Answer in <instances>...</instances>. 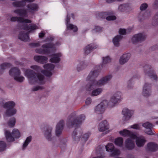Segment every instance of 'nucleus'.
I'll return each mask as SVG.
<instances>
[{"label": "nucleus", "instance_id": "obj_1", "mask_svg": "<svg viewBox=\"0 0 158 158\" xmlns=\"http://www.w3.org/2000/svg\"><path fill=\"white\" fill-rule=\"evenodd\" d=\"M35 0H22L19 2H15L13 3L14 7H23L27 4V9H17L15 10L14 12L20 16L27 17L28 16V12L33 13L38 11L39 10L38 5L35 3L31 4Z\"/></svg>", "mask_w": 158, "mask_h": 158}, {"label": "nucleus", "instance_id": "obj_2", "mask_svg": "<svg viewBox=\"0 0 158 158\" xmlns=\"http://www.w3.org/2000/svg\"><path fill=\"white\" fill-rule=\"evenodd\" d=\"M122 95L121 92H116L111 97L109 102L106 100H104L95 107L94 108L95 112L97 114H101L104 112L107 107L110 108L114 107L117 103H119L122 100Z\"/></svg>", "mask_w": 158, "mask_h": 158}, {"label": "nucleus", "instance_id": "obj_3", "mask_svg": "<svg viewBox=\"0 0 158 158\" xmlns=\"http://www.w3.org/2000/svg\"><path fill=\"white\" fill-rule=\"evenodd\" d=\"M24 72L30 84H43L44 83V77L40 73H34L31 69L25 70Z\"/></svg>", "mask_w": 158, "mask_h": 158}, {"label": "nucleus", "instance_id": "obj_4", "mask_svg": "<svg viewBox=\"0 0 158 158\" xmlns=\"http://www.w3.org/2000/svg\"><path fill=\"white\" fill-rule=\"evenodd\" d=\"M98 71L96 70H92L89 73L86 79V80L87 81H90L89 84L87 85L86 86V89L89 91L92 90L91 95L92 96H98L103 91V89L101 88L94 89V88L96 87L97 86L93 88H92L91 87H89V85H92V81H94V78L98 76Z\"/></svg>", "mask_w": 158, "mask_h": 158}, {"label": "nucleus", "instance_id": "obj_5", "mask_svg": "<svg viewBox=\"0 0 158 158\" xmlns=\"http://www.w3.org/2000/svg\"><path fill=\"white\" fill-rule=\"evenodd\" d=\"M85 117L84 114L80 115L77 118L75 113H72L68 118L67 120V125L69 127H77L81 124L85 119Z\"/></svg>", "mask_w": 158, "mask_h": 158}, {"label": "nucleus", "instance_id": "obj_6", "mask_svg": "<svg viewBox=\"0 0 158 158\" xmlns=\"http://www.w3.org/2000/svg\"><path fill=\"white\" fill-rule=\"evenodd\" d=\"M22 17H12L11 18L10 20L11 21H17L19 23H22L23 25H24V29L28 31L29 32H31L37 28L36 25L35 24H31L27 26V23H31V20L25 19L23 17V16Z\"/></svg>", "mask_w": 158, "mask_h": 158}, {"label": "nucleus", "instance_id": "obj_7", "mask_svg": "<svg viewBox=\"0 0 158 158\" xmlns=\"http://www.w3.org/2000/svg\"><path fill=\"white\" fill-rule=\"evenodd\" d=\"M56 49V44L51 43H46L42 45L41 48L36 49L35 51L37 53L46 54L54 51Z\"/></svg>", "mask_w": 158, "mask_h": 158}, {"label": "nucleus", "instance_id": "obj_8", "mask_svg": "<svg viewBox=\"0 0 158 158\" xmlns=\"http://www.w3.org/2000/svg\"><path fill=\"white\" fill-rule=\"evenodd\" d=\"M112 76L111 75H108L102 78L98 81H97L94 79V81H93L92 85H89V87H91L92 88L96 86H99L103 85L108 83L111 79Z\"/></svg>", "mask_w": 158, "mask_h": 158}, {"label": "nucleus", "instance_id": "obj_9", "mask_svg": "<svg viewBox=\"0 0 158 158\" xmlns=\"http://www.w3.org/2000/svg\"><path fill=\"white\" fill-rule=\"evenodd\" d=\"M9 73L10 76L14 77L15 80L19 82H22L24 80V77L21 75L20 70L17 68H14L10 69Z\"/></svg>", "mask_w": 158, "mask_h": 158}, {"label": "nucleus", "instance_id": "obj_10", "mask_svg": "<svg viewBox=\"0 0 158 158\" xmlns=\"http://www.w3.org/2000/svg\"><path fill=\"white\" fill-rule=\"evenodd\" d=\"M106 151L111 153V156H118L120 153L119 150L117 148H114V146L112 143H108L105 146Z\"/></svg>", "mask_w": 158, "mask_h": 158}, {"label": "nucleus", "instance_id": "obj_11", "mask_svg": "<svg viewBox=\"0 0 158 158\" xmlns=\"http://www.w3.org/2000/svg\"><path fill=\"white\" fill-rule=\"evenodd\" d=\"M43 67L45 70H42L41 73L46 76H51L52 75L51 71L54 68V65L51 63L48 64L44 65Z\"/></svg>", "mask_w": 158, "mask_h": 158}, {"label": "nucleus", "instance_id": "obj_12", "mask_svg": "<svg viewBox=\"0 0 158 158\" xmlns=\"http://www.w3.org/2000/svg\"><path fill=\"white\" fill-rule=\"evenodd\" d=\"M151 85L148 83H145L143 86L142 95L145 97H148L151 95Z\"/></svg>", "mask_w": 158, "mask_h": 158}, {"label": "nucleus", "instance_id": "obj_13", "mask_svg": "<svg viewBox=\"0 0 158 158\" xmlns=\"http://www.w3.org/2000/svg\"><path fill=\"white\" fill-rule=\"evenodd\" d=\"M90 133L89 132H88L87 133L84 134L82 137H80V134L79 133H76V132L74 131L73 134V135L74 136V140L77 141L80 140V139L82 140L86 141L89 137Z\"/></svg>", "mask_w": 158, "mask_h": 158}, {"label": "nucleus", "instance_id": "obj_14", "mask_svg": "<svg viewBox=\"0 0 158 158\" xmlns=\"http://www.w3.org/2000/svg\"><path fill=\"white\" fill-rule=\"evenodd\" d=\"M118 133L121 136L124 137L128 136L131 138H135L136 137V135L135 133L126 129L118 131Z\"/></svg>", "mask_w": 158, "mask_h": 158}, {"label": "nucleus", "instance_id": "obj_15", "mask_svg": "<svg viewBox=\"0 0 158 158\" xmlns=\"http://www.w3.org/2000/svg\"><path fill=\"white\" fill-rule=\"evenodd\" d=\"M70 18L68 15L65 19V24L66 26V30L65 32H67L68 30H72L75 32L77 30V28L76 26L70 23Z\"/></svg>", "mask_w": 158, "mask_h": 158}, {"label": "nucleus", "instance_id": "obj_16", "mask_svg": "<svg viewBox=\"0 0 158 158\" xmlns=\"http://www.w3.org/2000/svg\"><path fill=\"white\" fill-rule=\"evenodd\" d=\"M145 38L144 35L139 33L134 35L131 39V41L133 44H136L138 42L144 40Z\"/></svg>", "mask_w": 158, "mask_h": 158}, {"label": "nucleus", "instance_id": "obj_17", "mask_svg": "<svg viewBox=\"0 0 158 158\" xmlns=\"http://www.w3.org/2000/svg\"><path fill=\"white\" fill-rule=\"evenodd\" d=\"M132 139H136L135 143L137 146L138 147L143 146L146 142V140L144 137L142 136L137 137L136 135V137L135 138Z\"/></svg>", "mask_w": 158, "mask_h": 158}, {"label": "nucleus", "instance_id": "obj_18", "mask_svg": "<svg viewBox=\"0 0 158 158\" xmlns=\"http://www.w3.org/2000/svg\"><path fill=\"white\" fill-rule=\"evenodd\" d=\"M133 139H134L131 138H128L125 141V146L127 149L131 150L134 148L135 144Z\"/></svg>", "mask_w": 158, "mask_h": 158}, {"label": "nucleus", "instance_id": "obj_19", "mask_svg": "<svg viewBox=\"0 0 158 158\" xmlns=\"http://www.w3.org/2000/svg\"><path fill=\"white\" fill-rule=\"evenodd\" d=\"M131 56L129 53H126L123 54L120 57L119 59V63L120 64L123 65L126 63L129 60Z\"/></svg>", "mask_w": 158, "mask_h": 158}, {"label": "nucleus", "instance_id": "obj_20", "mask_svg": "<svg viewBox=\"0 0 158 158\" xmlns=\"http://www.w3.org/2000/svg\"><path fill=\"white\" fill-rule=\"evenodd\" d=\"M134 113V111L130 110L127 108L123 109L122 111V113L124 115L125 120H128L132 116Z\"/></svg>", "mask_w": 158, "mask_h": 158}, {"label": "nucleus", "instance_id": "obj_21", "mask_svg": "<svg viewBox=\"0 0 158 158\" xmlns=\"http://www.w3.org/2000/svg\"><path fill=\"white\" fill-rule=\"evenodd\" d=\"M64 122L63 120H61L57 123L56 129V134L58 136L62 132L64 126Z\"/></svg>", "mask_w": 158, "mask_h": 158}, {"label": "nucleus", "instance_id": "obj_22", "mask_svg": "<svg viewBox=\"0 0 158 158\" xmlns=\"http://www.w3.org/2000/svg\"><path fill=\"white\" fill-rule=\"evenodd\" d=\"M143 127H144L146 129H148V131L146 130L145 133L149 135H153L154 134V132L152 131L151 129L153 127L152 125L149 122H146L142 125Z\"/></svg>", "mask_w": 158, "mask_h": 158}, {"label": "nucleus", "instance_id": "obj_23", "mask_svg": "<svg viewBox=\"0 0 158 158\" xmlns=\"http://www.w3.org/2000/svg\"><path fill=\"white\" fill-rule=\"evenodd\" d=\"M109 128V125L107 122L106 120L102 121L99 125L98 130L100 131H105Z\"/></svg>", "mask_w": 158, "mask_h": 158}, {"label": "nucleus", "instance_id": "obj_24", "mask_svg": "<svg viewBox=\"0 0 158 158\" xmlns=\"http://www.w3.org/2000/svg\"><path fill=\"white\" fill-rule=\"evenodd\" d=\"M145 74L154 80H157V77L153 71L149 66L145 67Z\"/></svg>", "mask_w": 158, "mask_h": 158}, {"label": "nucleus", "instance_id": "obj_25", "mask_svg": "<svg viewBox=\"0 0 158 158\" xmlns=\"http://www.w3.org/2000/svg\"><path fill=\"white\" fill-rule=\"evenodd\" d=\"M98 47V45L95 44H89L85 48L84 52L86 54H88L91 51L95 49Z\"/></svg>", "mask_w": 158, "mask_h": 158}, {"label": "nucleus", "instance_id": "obj_26", "mask_svg": "<svg viewBox=\"0 0 158 158\" xmlns=\"http://www.w3.org/2000/svg\"><path fill=\"white\" fill-rule=\"evenodd\" d=\"M34 58L35 61L42 64L46 63L48 60L47 57L42 56H35Z\"/></svg>", "mask_w": 158, "mask_h": 158}, {"label": "nucleus", "instance_id": "obj_27", "mask_svg": "<svg viewBox=\"0 0 158 158\" xmlns=\"http://www.w3.org/2000/svg\"><path fill=\"white\" fill-rule=\"evenodd\" d=\"M61 56L60 53L55 54L52 55V57L50 60L51 62L53 63H57L60 60V57Z\"/></svg>", "mask_w": 158, "mask_h": 158}, {"label": "nucleus", "instance_id": "obj_28", "mask_svg": "<svg viewBox=\"0 0 158 158\" xmlns=\"http://www.w3.org/2000/svg\"><path fill=\"white\" fill-rule=\"evenodd\" d=\"M4 133L6 140L7 142H13L15 141V138L9 131L5 130Z\"/></svg>", "mask_w": 158, "mask_h": 158}, {"label": "nucleus", "instance_id": "obj_29", "mask_svg": "<svg viewBox=\"0 0 158 158\" xmlns=\"http://www.w3.org/2000/svg\"><path fill=\"white\" fill-rule=\"evenodd\" d=\"M147 148L151 151H155L158 149V146L155 143L150 142L148 143Z\"/></svg>", "mask_w": 158, "mask_h": 158}, {"label": "nucleus", "instance_id": "obj_30", "mask_svg": "<svg viewBox=\"0 0 158 158\" xmlns=\"http://www.w3.org/2000/svg\"><path fill=\"white\" fill-rule=\"evenodd\" d=\"M52 128L49 127L45 131L44 133L45 137L48 141L51 140L52 138Z\"/></svg>", "mask_w": 158, "mask_h": 158}, {"label": "nucleus", "instance_id": "obj_31", "mask_svg": "<svg viewBox=\"0 0 158 158\" xmlns=\"http://www.w3.org/2000/svg\"><path fill=\"white\" fill-rule=\"evenodd\" d=\"M122 36L119 35L115 36L112 40V42L114 45L116 47H118L119 46V42L122 39Z\"/></svg>", "mask_w": 158, "mask_h": 158}, {"label": "nucleus", "instance_id": "obj_32", "mask_svg": "<svg viewBox=\"0 0 158 158\" xmlns=\"http://www.w3.org/2000/svg\"><path fill=\"white\" fill-rule=\"evenodd\" d=\"M118 9L121 11L126 12H128L129 10H132L129 5L127 4L120 5L118 6Z\"/></svg>", "mask_w": 158, "mask_h": 158}, {"label": "nucleus", "instance_id": "obj_33", "mask_svg": "<svg viewBox=\"0 0 158 158\" xmlns=\"http://www.w3.org/2000/svg\"><path fill=\"white\" fill-rule=\"evenodd\" d=\"M17 110L14 107L7 109L5 113V116H11L15 114Z\"/></svg>", "mask_w": 158, "mask_h": 158}, {"label": "nucleus", "instance_id": "obj_34", "mask_svg": "<svg viewBox=\"0 0 158 158\" xmlns=\"http://www.w3.org/2000/svg\"><path fill=\"white\" fill-rule=\"evenodd\" d=\"M32 139V137L31 136H29L26 138L22 147L23 150H24L26 148L28 144L31 142Z\"/></svg>", "mask_w": 158, "mask_h": 158}, {"label": "nucleus", "instance_id": "obj_35", "mask_svg": "<svg viewBox=\"0 0 158 158\" xmlns=\"http://www.w3.org/2000/svg\"><path fill=\"white\" fill-rule=\"evenodd\" d=\"M11 133L15 139H19L21 136L20 132L17 129H14L12 131Z\"/></svg>", "mask_w": 158, "mask_h": 158}, {"label": "nucleus", "instance_id": "obj_36", "mask_svg": "<svg viewBox=\"0 0 158 158\" xmlns=\"http://www.w3.org/2000/svg\"><path fill=\"white\" fill-rule=\"evenodd\" d=\"M19 38L24 41H27L29 40L28 34L27 33L21 32L18 36Z\"/></svg>", "mask_w": 158, "mask_h": 158}, {"label": "nucleus", "instance_id": "obj_37", "mask_svg": "<svg viewBox=\"0 0 158 158\" xmlns=\"http://www.w3.org/2000/svg\"><path fill=\"white\" fill-rule=\"evenodd\" d=\"M114 143L116 145L121 147L123 144V139L122 137H118L115 139Z\"/></svg>", "mask_w": 158, "mask_h": 158}, {"label": "nucleus", "instance_id": "obj_38", "mask_svg": "<svg viewBox=\"0 0 158 158\" xmlns=\"http://www.w3.org/2000/svg\"><path fill=\"white\" fill-rule=\"evenodd\" d=\"M15 103L13 101H9L6 102L4 105V107L7 109L14 107L15 106Z\"/></svg>", "mask_w": 158, "mask_h": 158}, {"label": "nucleus", "instance_id": "obj_39", "mask_svg": "<svg viewBox=\"0 0 158 158\" xmlns=\"http://www.w3.org/2000/svg\"><path fill=\"white\" fill-rule=\"evenodd\" d=\"M16 123V119L14 117L11 118L8 121L7 123L8 126L10 127H14L15 124Z\"/></svg>", "mask_w": 158, "mask_h": 158}, {"label": "nucleus", "instance_id": "obj_40", "mask_svg": "<svg viewBox=\"0 0 158 158\" xmlns=\"http://www.w3.org/2000/svg\"><path fill=\"white\" fill-rule=\"evenodd\" d=\"M102 67L104 64H106L110 62L111 61V58L109 56H106L102 57Z\"/></svg>", "mask_w": 158, "mask_h": 158}, {"label": "nucleus", "instance_id": "obj_41", "mask_svg": "<svg viewBox=\"0 0 158 158\" xmlns=\"http://www.w3.org/2000/svg\"><path fill=\"white\" fill-rule=\"evenodd\" d=\"M141 128V126L140 124L135 123L132 125L130 126L128 128L133 129L136 130H139Z\"/></svg>", "mask_w": 158, "mask_h": 158}, {"label": "nucleus", "instance_id": "obj_42", "mask_svg": "<svg viewBox=\"0 0 158 158\" xmlns=\"http://www.w3.org/2000/svg\"><path fill=\"white\" fill-rule=\"evenodd\" d=\"M6 147V143L3 141H0V152L4 151Z\"/></svg>", "mask_w": 158, "mask_h": 158}, {"label": "nucleus", "instance_id": "obj_43", "mask_svg": "<svg viewBox=\"0 0 158 158\" xmlns=\"http://www.w3.org/2000/svg\"><path fill=\"white\" fill-rule=\"evenodd\" d=\"M30 68L32 69L37 72H40L41 73L42 69L39 66L36 65H33L31 66Z\"/></svg>", "mask_w": 158, "mask_h": 158}, {"label": "nucleus", "instance_id": "obj_44", "mask_svg": "<svg viewBox=\"0 0 158 158\" xmlns=\"http://www.w3.org/2000/svg\"><path fill=\"white\" fill-rule=\"evenodd\" d=\"M152 24L154 26L158 25V12L156 14L154 18Z\"/></svg>", "mask_w": 158, "mask_h": 158}, {"label": "nucleus", "instance_id": "obj_45", "mask_svg": "<svg viewBox=\"0 0 158 158\" xmlns=\"http://www.w3.org/2000/svg\"><path fill=\"white\" fill-rule=\"evenodd\" d=\"M85 65L83 62H80L79 64H78L77 67V69L78 71L84 69L85 67Z\"/></svg>", "mask_w": 158, "mask_h": 158}, {"label": "nucleus", "instance_id": "obj_46", "mask_svg": "<svg viewBox=\"0 0 158 158\" xmlns=\"http://www.w3.org/2000/svg\"><path fill=\"white\" fill-rule=\"evenodd\" d=\"M106 19L108 21L114 20L116 19V17L114 15H110L107 17Z\"/></svg>", "mask_w": 158, "mask_h": 158}, {"label": "nucleus", "instance_id": "obj_47", "mask_svg": "<svg viewBox=\"0 0 158 158\" xmlns=\"http://www.w3.org/2000/svg\"><path fill=\"white\" fill-rule=\"evenodd\" d=\"M10 64L9 63H4L2 64L1 66V69H5L7 68L8 67H9Z\"/></svg>", "mask_w": 158, "mask_h": 158}, {"label": "nucleus", "instance_id": "obj_48", "mask_svg": "<svg viewBox=\"0 0 158 158\" xmlns=\"http://www.w3.org/2000/svg\"><path fill=\"white\" fill-rule=\"evenodd\" d=\"M102 30V28L101 27L99 26H96L94 27V29L93 30L94 32H100Z\"/></svg>", "mask_w": 158, "mask_h": 158}, {"label": "nucleus", "instance_id": "obj_49", "mask_svg": "<svg viewBox=\"0 0 158 158\" xmlns=\"http://www.w3.org/2000/svg\"><path fill=\"white\" fill-rule=\"evenodd\" d=\"M43 89V87L41 86H37L33 87L32 89V90L33 91H35L38 90H41Z\"/></svg>", "mask_w": 158, "mask_h": 158}, {"label": "nucleus", "instance_id": "obj_50", "mask_svg": "<svg viewBox=\"0 0 158 158\" xmlns=\"http://www.w3.org/2000/svg\"><path fill=\"white\" fill-rule=\"evenodd\" d=\"M148 7V5L146 3L142 4L140 7V9L141 10H144L146 9Z\"/></svg>", "mask_w": 158, "mask_h": 158}, {"label": "nucleus", "instance_id": "obj_51", "mask_svg": "<svg viewBox=\"0 0 158 158\" xmlns=\"http://www.w3.org/2000/svg\"><path fill=\"white\" fill-rule=\"evenodd\" d=\"M126 30L124 29H120L119 31V34L122 35H125L126 33Z\"/></svg>", "mask_w": 158, "mask_h": 158}, {"label": "nucleus", "instance_id": "obj_52", "mask_svg": "<svg viewBox=\"0 0 158 158\" xmlns=\"http://www.w3.org/2000/svg\"><path fill=\"white\" fill-rule=\"evenodd\" d=\"M31 46L32 47H38L40 46V44L39 43H33L31 44Z\"/></svg>", "mask_w": 158, "mask_h": 158}, {"label": "nucleus", "instance_id": "obj_53", "mask_svg": "<svg viewBox=\"0 0 158 158\" xmlns=\"http://www.w3.org/2000/svg\"><path fill=\"white\" fill-rule=\"evenodd\" d=\"M91 102V99L90 98H88L85 101V103L87 105L89 104Z\"/></svg>", "mask_w": 158, "mask_h": 158}, {"label": "nucleus", "instance_id": "obj_54", "mask_svg": "<svg viewBox=\"0 0 158 158\" xmlns=\"http://www.w3.org/2000/svg\"><path fill=\"white\" fill-rule=\"evenodd\" d=\"M154 7L155 9L158 8V0H156L155 2Z\"/></svg>", "mask_w": 158, "mask_h": 158}, {"label": "nucleus", "instance_id": "obj_55", "mask_svg": "<svg viewBox=\"0 0 158 158\" xmlns=\"http://www.w3.org/2000/svg\"><path fill=\"white\" fill-rule=\"evenodd\" d=\"M110 14V12H106L102 13V15L104 17H105L107 15Z\"/></svg>", "mask_w": 158, "mask_h": 158}, {"label": "nucleus", "instance_id": "obj_56", "mask_svg": "<svg viewBox=\"0 0 158 158\" xmlns=\"http://www.w3.org/2000/svg\"><path fill=\"white\" fill-rule=\"evenodd\" d=\"M45 35V33L43 31H42L39 34V37L40 38H42Z\"/></svg>", "mask_w": 158, "mask_h": 158}, {"label": "nucleus", "instance_id": "obj_57", "mask_svg": "<svg viewBox=\"0 0 158 158\" xmlns=\"http://www.w3.org/2000/svg\"><path fill=\"white\" fill-rule=\"evenodd\" d=\"M123 0H106V2L108 3H111L112 2H113L115 1H121Z\"/></svg>", "mask_w": 158, "mask_h": 158}, {"label": "nucleus", "instance_id": "obj_58", "mask_svg": "<svg viewBox=\"0 0 158 158\" xmlns=\"http://www.w3.org/2000/svg\"><path fill=\"white\" fill-rule=\"evenodd\" d=\"M92 158H104L102 156H97V157H93Z\"/></svg>", "mask_w": 158, "mask_h": 158}, {"label": "nucleus", "instance_id": "obj_59", "mask_svg": "<svg viewBox=\"0 0 158 158\" xmlns=\"http://www.w3.org/2000/svg\"><path fill=\"white\" fill-rule=\"evenodd\" d=\"M156 123L157 124H158V121L156 122Z\"/></svg>", "mask_w": 158, "mask_h": 158}, {"label": "nucleus", "instance_id": "obj_60", "mask_svg": "<svg viewBox=\"0 0 158 158\" xmlns=\"http://www.w3.org/2000/svg\"><path fill=\"white\" fill-rule=\"evenodd\" d=\"M62 0L63 1V2H64V1H65L66 0Z\"/></svg>", "mask_w": 158, "mask_h": 158}, {"label": "nucleus", "instance_id": "obj_61", "mask_svg": "<svg viewBox=\"0 0 158 158\" xmlns=\"http://www.w3.org/2000/svg\"><path fill=\"white\" fill-rule=\"evenodd\" d=\"M71 15L72 16H73V14H72Z\"/></svg>", "mask_w": 158, "mask_h": 158}]
</instances>
